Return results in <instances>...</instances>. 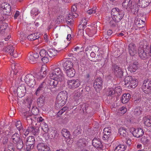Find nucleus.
<instances>
[{"mask_svg": "<svg viewBox=\"0 0 151 151\" xmlns=\"http://www.w3.org/2000/svg\"><path fill=\"white\" fill-rule=\"evenodd\" d=\"M103 81L101 78L99 77L96 79L93 84L94 88L98 91H99L102 89V88Z\"/></svg>", "mask_w": 151, "mask_h": 151, "instance_id": "1a4fd4ad", "label": "nucleus"}, {"mask_svg": "<svg viewBox=\"0 0 151 151\" xmlns=\"http://www.w3.org/2000/svg\"><path fill=\"white\" fill-rule=\"evenodd\" d=\"M14 144H16L17 148L19 150L21 149L23 147V143L22 139Z\"/></svg>", "mask_w": 151, "mask_h": 151, "instance_id": "a19ab883", "label": "nucleus"}, {"mask_svg": "<svg viewBox=\"0 0 151 151\" xmlns=\"http://www.w3.org/2000/svg\"><path fill=\"white\" fill-rule=\"evenodd\" d=\"M137 48L135 45L133 43H131L129 45V51L130 55L134 56L136 53Z\"/></svg>", "mask_w": 151, "mask_h": 151, "instance_id": "6ab92c4d", "label": "nucleus"}, {"mask_svg": "<svg viewBox=\"0 0 151 151\" xmlns=\"http://www.w3.org/2000/svg\"><path fill=\"white\" fill-rule=\"evenodd\" d=\"M131 83H129V85H127V86L131 88H135L137 85V80L134 77Z\"/></svg>", "mask_w": 151, "mask_h": 151, "instance_id": "c9c22d12", "label": "nucleus"}, {"mask_svg": "<svg viewBox=\"0 0 151 151\" xmlns=\"http://www.w3.org/2000/svg\"><path fill=\"white\" fill-rule=\"evenodd\" d=\"M147 82L146 81V80H145L144 83L142 85V90L144 89H146L148 88V86L147 83Z\"/></svg>", "mask_w": 151, "mask_h": 151, "instance_id": "69168bd1", "label": "nucleus"}, {"mask_svg": "<svg viewBox=\"0 0 151 151\" xmlns=\"http://www.w3.org/2000/svg\"><path fill=\"white\" fill-rule=\"evenodd\" d=\"M81 129L80 126H78L76 129L73 132V135L75 136L81 134Z\"/></svg>", "mask_w": 151, "mask_h": 151, "instance_id": "c03bdc74", "label": "nucleus"}, {"mask_svg": "<svg viewBox=\"0 0 151 151\" xmlns=\"http://www.w3.org/2000/svg\"><path fill=\"white\" fill-rule=\"evenodd\" d=\"M134 114L136 116H139L141 114V111L139 108H136L134 110Z\"/></svg>", "mask_w": 151, "mask_h": 151, "instance_id": "13d9d810", "label": "nucleus"}, {"mask_svg": "<svg viewBox=\"0 0 151 151\" xmlns=\"http://www.w3.org/2000/svg\"><path fill=\"white\" fill-rule=\"evenodd\" d=\"M39 56V54L37 53H30L28 56L29 62L32 63H36L37 61V59Z\"/></svg>", "mask_w": 151, "mask_h": 151, "instance_id": "f3484780", "label": "nucleus"}, {"mask_svg": "<svg viewBox=\"0 0 151 151\" xmlns=\"http://www.w3.org/2000/svg\"><path fill=\"white\" fill-rule=\"evenodd\" d=\"M83 28H78V30L77 32V36L78 37H85L84 35V29Z\"/></svg>", "mask_w": 151, "mask_h": 151, "instance_id": "a18cd8bd", "label": "nucleus"}, {"mask_svg": "<svg viewBox=\"0 0 151 151\" xmlns=\"http://www.w3.org/2000/svg\"><path fill=\"white\" fill-rule=\"evenodd\" d=\"M141 18V19L137 18H135L134 21L135 24H136V23H138V24H141V25H145V21H143L142 18Z\"/></svg>", "mask_w": 151, "mask_h": 151, "instance_id": "09e8293b", "label": "nucleus"}, {"mask_svg": "<svg viewBox=\"0 0 151 151\" xmlns=\"http://www.w3.org/2000/svg\"><path fill=\"white\" fill-rule=\"evenodd\" d=\"M73 64L72 61L70 60H67L64 63L63 66L66 70L73 68Z\"/></svg>", "mask_w": 151, "mask_h": 151, "instance_id": "cd10ccee", "label": "nucleus"}, {"mask_svg": "<svg viewBox=\"0 0 151 151\" xmlns=\"http://www.w3.org/2000/svg\"><path fill=\"white\" fill-rule=\"evenodd\" d=\"M88 141L85 138H82L79 139L77 143V145L78 147L80 148L85 147Z\"/></svg>", "mask_w": 151, "mask_h": 151, "instance_id": "4be33fe9", "label": "nucleus"}, {"mask_svg": "<svg viewBox=\"0 0 151 151\" xmlns=\"http://www.w3.org/2000/svg\"><path fill=\"white\" fill-rule=\"evenodd\" d=\"M49 75L50 78H57L59 79V81H63L64 79L63 74L60 68L58 67L52 68Z\"/></svg>", "mask_w": 151, "mask_h": 151, "instance_id": "f03ea898", "label": "nucleus"}, {"mask_svg": "<svg viewBox=\"0 0 151 151\" xmlns=\"http://www.w3.org/2000/svg\"><path fill=\"white\" fill-rule=\"evenodd\" d=\"M138 54L140 58L142 59L146 58L147 56V53L144 50L143 46L138 49Z\"/></svg>", "mask_w": 151, "mask_h": 151, "instance_id": "aec40b11", "label": "nucleus"}, {"mask_svg": "<svg viewBox=\"0 0 151 151\" xmlns=\"http://www.w3.org/2000/svg\"><path fill=\"white\" fill-rule=\"evenodd\" d=\"M61 134L66 139L69 138L70 133L69 131L65 128H63L61 131Z\"/></svg>", "mask_w": 151, "mask_h": 151, "instance_id": "f704fd0d", "label": "nucleus"}, {"mask_svg": "<svg viewBox=\"0 0 151 151\" xmlns=\"http://www.w3.org/2000/svg\"><path fill=\"white\" fill-rule=\"evenodd\" d=\"M67 83L68 87L72 89L78 87L80 84V81L77 79L68 80Z\"/></svg>", "mask_w": 151, "mask_h": 151, "instance_id": "423d86ee", "label": "nucleus"}, {"mask_svg": "<svg viewBox=\"0 0 151 151\" xmlns=\"http://www.w3.org/2000/svg\"><path fill=\"white\" fill-rule=\"evenodd\" d=\"M15 125L19 131L22 129V126L21 122L20 121H17L15 124Z\"/></svg>", "mask_w": 151, "mask_h": 151, "instance_id": "6e6d98bb", "label": "nucleus"}, {"mask_svg": "<svg viewBox=\"0 0 151 151\" xmlns=\"http://www.w3.org/2000/svg\"><path fill=\"white\" fill-rule=\"evenodd\" d=\"M24 78L25 82L29 87H33L35 85V78L32 74H29L27 75Z\"/></svg>", "mask_w": 151, "mask_h": 151, "instance_id": "7ed1b4c3", "label": "nucleus"}, {"mask_svg": "<svg viewBox=\"0 0 151 151\" xmlns=\"http://www.w3.org/2000/svg\"><path fill=\"white\" fill-rule=\"evenodd\" d=\"M139 9L137 7V4L133 5V6L132 5V7L130 8L129 10H131V12L135 15L137 14L138 17H140L142 15H143L142 14V12H139Z\"/></svg>", "mask_w": 151, "mask_h": 151, "instance_id": "2eb2a0df", "label": "nucleus"}, {"mask_svg": "<svg viewBox=\"0 0 151 151\" xmlns=\"http://www.w3.org/2000/svg\"><path fill=\"white\" fill-rule=\"evenodd\" d=\"M93 145L96 148L102 149L103 146L101 141L99 138H94L92 140Z\"/></svg>", "mask_w": 151, "mask_h": 151, "instance_id": "f8f14e48", "label": "nucleus"}, {"mask_svg": "<svg viewBox=\"0 0 151 151\" xmlns=\"http://www.w3.org/2000/svg\"><path fill=\"white\" fill-rule=\"evenodd\" d=\"M40 54L42 57L48 56L47 51L44 49H42L40 51Z\"/></svg>", "mask_w": 151, "mask_h": 151, "instance_id": "603ef678", "label": "nucleus"}, {"mask_svg": "<svg viewBox=\"0 0 151 151\" xmlns=\"http://www.w3.org/2000/svg\"><path fill=\"white\" fill-rule=\"evenodd\" d=\"M67 76L70 77H73L75 74V71L73 68L66 70Z\"/></svg>", "mask_w": 151, "mask_h": 151, "instance_id": "72a5a7b5", "label": "nucleus"}, {"mask_svg": "<svg viewBox=\"0 0 151 151\" xmlns=\"http://www.w3.org/2000/svg\"><path fill=\"white\" fill-rule=\"evenodd\" d=\"M2 10L4 15H10L12 14L11 13V6L10 5L5 3L2 4Z\"/></svg>", "mask_w": 151, "mask_h": 151, "instance_id": "6e6552de", "label": "nucleus"}, {"mask_svg": "<svg viewBox=\"0 0 151 151\" xmlns=\"http://www.w3.org/2000/svg\"><path fill=\"white\" fill-rule=\"evenodd\" d=\"M149 4V1L145 0H139L138 5L141 8H145Z\"/></svg>", "mask_w": 151, "mask_h": 151, "instance_id": "bb28decb", "label": "nucleus"}, {"mask_svg": "<svg viewBox=\"0 0 151 151\" xmlns=\"http://www.w3.org/2000/svg\"><path fill=\"white\" fill-rule=\"evenodd\" d=\"M12 139L14 143H16L17 142L22 139L20 138V135L17 133H15L12 135Z\"/></svg>", "mask_w": 151, "mask_h": 151, "instance_id": "2f4dec72", "label": "nucleus"}, {"mask_svg": "<svg viewBox=\"0 0 151 151\" xmlns=\"http://www.w3.org/2000/svg\"><path fill=\"white\" fill-rule=\"evenodd\" d=\"M129 66L128 67V70L131 73L135 72L138 68L139 63L136 60L132 61L129 63Z\"/></svg>", "mask_w": 151, "mask_h": 151, "instance_id": "0eeeda50", "label": "nucleus"}, {"mask_svg": "<svg viewBox=\"0 0 151 151\" xmlns=\"http://www.w3.org/2000/svg\"><path fill=\"white\" fill-rule=\"evenodd\" d=\"M144 124L147 126L150 127L151 126V118H147L145 117L144 118Z\"/></svg>", "mask_w": 151, "mask_h": 151, "instance_id": "37998d69", "label": "nucleus"}, {"mask_svg": "<svg viewBox=\"0 0 151 151\" xmlns=\"http://www.w3.org/2000/svg\"><path fill=\"white\" fill-rule=\"evenodd\" d=\"M9 38H0V50H2V47L4 45L9 42Z\"/></svg>", "mask_w": 151, "mask_h": 151, "instance_id": "473e14b6", "label": "nucleus"}, {"mask_svg": "<svg viewBox=\"0 0 151 151\" xmlns=\"http://www.w3.org/2000/svg\"><path fill=\"white\" fill-rule=\"evenodd\" d=\"M37 121L38 125L40 126L45 122V120L41 117H38L37 119Z\"/></svg>", "mask_w": 151, "mask_h": 151, "instance_id": "4d7b16f0", "label": "nucleus"}, {"mask_svg": "<svg viewBox=\"0 0 151 151\" xmlns=\"http://www.w3.org/2000/svg\"><path fill=\"white\" fill-rule=\"evenodd\" d=\"M111 127H108L105 128L104 129V133L111 134Z\"/></svg>", "mask_w": 151, "mask_h": 151, "instance_id": "bf43d9fd", "label": "nucleus"}, {"mask_svg": "<svg viewBox=\"0 0 151 151\" xmlns=\"http://www.w3.org/2000/svg\"><path fill=\"white\" fill-rule=\"evenodd\" d=\"M40 126L44 132L46 133H47L48 132L49 130V128L48 125L45 122L43 124H42V125Z\"/></svg>", "mask_w": 151, "mask_h": 151, "instance_id": "de8ad7c7", "label": "nucleus"}, {"mask_svg": "<svg viewBox=\"0 0 151 151\" xmlns=\"http://www.w3.org/2000/svg\"><path fill=\"white\" fill-rule=\"evenodd\" d=\"M132 4L131 0H124L122 4L123 7L128 10H129L130 8L132 7Z\"/></svg>", "mask_w": 151, "mask_h": 151, "instance_id": "5701e85b", "label": "nucleus"}, {"mask_svg": "<svg viewBox=\"0 0 151 151\" xmlns=\"http://www.w3.org/2000/svg\"><path fill=\"white\" fill-rule=\"evenodd\" d=\"M3 50L4 52L9 54L11 55L13 57L16 58L18 57L17 53L15 50V48L12 45H9L4 47Z\"/></svg>", "mask_w": 151, "mask_h": 151, "instance_id": "20e7f679", "label": "nucleus"}, {"mask_svg": "<svg viewBox=\"0 0 151 151\" xmlns=\"http://www.w3.org/2000/svg\"><path fill=\"white\" fill-rule=\"evenodd\" d=\"M37 147L39 151H50V148L43 143L38 144Z\"/></svg>", "mask_w": 151, "mask_h": 151, "instance_id": "ddd939ff", "label": "nucleus"}, {"mask_svg": "<svg viewBox=\"0 0 151 151\" xmlns=\"http://www.w3.org/2000/svg\"><path fill=\"white\" fill-rule=\"evenodd\" d=\"M141 142L144 145L147 144L149 142V140L147 136H144L141 139Z\"/></svg>", "mask_w": 151, "mask_h": 151, "instance_id": "8fccbe9b", "label": "nucleus"}, {"mask_svg": "<svg viewBox=\"0 0 151 151\" xmlns=\"http://www.w3.org/2000/svg\"><path fill=\"white\" fill-rule=\"evenodd\" d=\"M115 94V91L113 88H110L108 90L107 94L108 96H112Z\"/></svg>", "mask_w": 151, "mask_h": 151, "instance_id": "5fc2aeb1", "label": "nucleus"}, {"mask_svg": "<svg viewBox=\"0 0 151 151\" xmlns=\"http://www.w3.org/2000/svg\"><path fill=\"white\" fill-rule=\"evenodd\" d=\"M19 65L17 63H12L11 65V67L12 69L14 70V74L15 75L17 74L19 70Z\"/></svg>", "mask_w": 151, "mask_h": 151, "instance_id": "c85d7f7f", "label": "nucleus"}, {"mask_svg": "<svg viewBox=\"0 0 151 151\" xmlns=\"http://www.w3.org/2000/svg\"><path fill=\"white\" fill-rule=\"evenodd\" d=\"M48 57V56H45V57H42V60L43 63H47L49 61Z\"/></svg>", "mask_w": 151, "mask_h": 151, "instance_id": "774afa93", "label": "nucleus"}, {"mask_svg": "<svg viewBox=\"0 0 151 151\" xmlns=\"http://www.w3.org/2000/svg\"><path fill=\"white\" fill-rule=\"evenodd\" d=\"M112 70L115 76L119 78H121L123 76V72L122 69L116 64H113Z\"/></svg>", "mask_w": 151, "mask_h": 151, "instance_id": "39448f33", "label": "nucleus"}, {"mask_svg": "<svg viewBox=\"0 0 151 151\" xmlns=\"http://www.w3.org/2000/svg\"><path fill=\"white\" fill-rule=\"evenodd\" d=\"M144 134V132L142 129L138 128L137 129H134L133 132V135L136 137L139 138L142 136Z\"/></svg>", "mask_w": 151, "mask_h": 151, "instance_id": "a211bd4d", "label": "nucleus"}, {"mask_svg": "<svg viewBox=\"0 0 151 151\" xmlns=\"http://www.w3.org/2000/svg\"><path fill=\"white\" fill-rule=\"evenodd\" d=\"M142 101L145 103L149 104L151 103V99L143 97H142Z\"/></svg>", "mask_w": 151, "mask_h": 151, "instance_id": "680f3d73", "label": "nucleus"}, {"mask_svg": "<svg viewBox=\"0 0 151 151\" xmlns=\"http://www.w3.org/2000/svg\"><path fill=\"white\" fill-rule=\"evenodd\" d=\"M57 50L55 49H49L47 51L48 56H49L50 58H52L57 55Z\"/></svg>", "mask_w": 151, "mask_h": 151, "instance_id": "c756f323", "label": "nucleus"}, {"mask_svg": "<svg viewBox=\"0 0 151 151\" xmlns=\"http://www.w3.org/2000/svg\"><path fill=\"white\" fill-rule=\"evenodd\" d=\"M115 94H117V95L119 96L120 95L122 92V89L118 87L115 88Z\"/></svg>", "mask_w": 151, "mask_h": 151, "instance_id": "052dcab7", "label": "nucleus"}, {"mask_svg": "<svg viewBox=\"0 0 151 151\" xmlns=\"http://www.w3.org/2000/svg\"><path fill=\"white\" fill-rule=\"evenodd\" d=\"M39 108H40L38 109L36 106H32L31 111L32 114L35 115H37L39 113Z\"/></svg>", "mask_w": 151, "mask_h": 151, "instance_id": "49530a36", "label": "nucleus"}, {"mask_svg": "<svg viewBox=\"0 0 151 151\" xmlns=\"http://www.w3.org/2000/svg\"><path fill=\"white\" fill-rule=\"evenodd\" d=\"M26 92L25 86L24 84L21 85L17 88V95L19 97H22Z\"/></svg>", "mask_w": 151, "mask_h": 151, "instance_id": "9d476101", "label": "nucleus"}, {"mask_svg": "<svg viewBox=\"0 0 151 151\" xmlns=\"http://www.w3.org/2000/svg\"><path fill=\"white\" fill-rule=\"evenodd\" d=\"M126 147L123 145H119L116 147L114 151H124Z\"/></svg>", "mask_w": 151, "mask_h": 151, "instance_id": "79ce46f5", "label": "nucleus"}, {"mask_svg": "<svg viewBox=\"0 0 151 151\" xmlns=\"http://www.w3.org/2000/svg\"><path fill=\"white\" fill-rule=\"evenodd\" d=\"M134 77L132 76H128L126 77L124 79V81L125 82V84L126 85H129V83H131L133 78H134Z\"/></svg>", "mask_w": 151, "mask_h": 151, "instance_id": "e433bc0d", "label": "nucleus"}, {"mask_svg": "<svg viewBox=\"0 0 151 151\" xmlns=\"http://www.w3.org/2000/svg\"><path fill=\"white\" fill-rule=\"evenodd\" d=\"M46 84L45 82H42L39 86L35 92L36 95H38L40 93H43L46 88Z\"/></svg>", "mask_w": 151, "mask_h": 151, "instance_id": "4468645a", "label": "nucleus"}, {"mask_svg": "<svg viewBox=\"0 0 151 151\" xmlns=\"http://www.w3.org/2000/svg\"><path fill=\"white\" fill-rule=\"evenodd\" d=\"M124 15L123 11L121 10L115 16H112V19L115 22H118L123 18Z\"/></svg>", "mask_w": 151, "mask_h": 151, "instance_id": "dca6fc26", "label": "nucleus"}, {"mask_svg": "<svg viewBox=\"0 0 151 151\" xmlns=\"http://www.w3.org/2000/svg\"><path fill=\"white\" fill-rule=\"evenodd\" d=\"M37 33L32 34L28 35L27 37H29V38L32 37L33 38L35 37L36 38H40V37L38 35H37Z\"/></svg>", "mask_w": 151, "mask_h": 151, "instance_id": "338daca9", "label": "nucleus"}, {"mask_svg": "<svg viewBox=\"0 0 151 151\" xmlns=\"http://www.w3.org/2000/svg\"><path fill=\"white\" fill-rule=\"evenodd\" d=\"M1 141H2V142L4 145H6L8 142V139L7 137H2L1 139Z\"/></svg>", "mask_w": 151, "mask_h": 151, "instance_id": "e2e57ef3", "label": "nucleus"}, {"mask_svg": "<svg viewBox=\"0 0 151 151\" xmlns=\"http://www.w3.org/2000/svg\"><path fill=\"white\" fill-rule=\"evenodd\" d=\"M92 48H94L95 49V50L97 51L99 50L98 47L96 46H93L92 47L90 46H89L86 48L85 50L86 53V55H87L88 54L90 53V52H88V51L91 50H92Z\"/></svg>", "mask_w": 151, "mask_h": 151, "instance_id": "ea45409f", "label": "nucleus"}, {"mask_svg": "<svg viewBox=\"0 0 151 151\" xmlns=\"http://www.w3.org/2000/svg\"><path fill=\"white\" fill-rule=\"evenodd\" d=\"M80 22L81 24L78 25V28L85 29L87 24V20L85 18H83Z\"/></svg>", "mask_w": 151, "mask_h": 151, "instance_id": "4c0bfd02", "label": "nucleus"}, {"mask_svg": "<svg viewBox=\"0 0 151 151\" xmlns=\"http://www.w3.org/2000/svg\"><path fill=\"white\" fill-rule=\"evenodd\" d=\"M120 11H121V10L117 8H114L112 9L111 10V13L112 16H115V15L118 14V12Z\"/></svg>", "mask_w": 151, "mask_h": 151, "instance_id": "3c124183", "label": "nucleus"}, {"mask_svg": "<svg viewBox=\"0 0 151 151\" xmlns=\"http://www.w3.org/2000/svg\"><path fill=\"white\" fill-rule=\"evenodd\" d=\"M59 79L57 78H50V80H48V83L52 88H55L62 81H59Z\"/></svg>", "mask_w": 151, "mask_h": 151, "instance_id": "9b49d317", "label": "nucleus"}, {"mask_svg": "<svg viewBox=\"0 0 151 151\" xmlns=\"http://www.w3.org/2000/svg\"><path fill=\"white\" fill-rule=\"evenodd\" d=\"M126 129L124 128H120L119 129V132L120 135L123 137H126L127 133L126 131Z\"/></svg>", "mask_w": 151, "mask_h": 151, "instance_id": "58836bf2", "label": "nucleus"}, {"mask_svg": "<svg viewBox=\"0 0 151 151\" xmlns=\"http://www.w3.org/2000/svg\"><path fill=\"white\" fill-rule=\"evenodd\" d=\"M45 102V97L43 96H40L37 99V104L39 108L42 109Z\"/></svg>", "mask_w": 151, "mask_h": 151, "instance_id": "412c9836", "label": "nucleus"}, {"mask_svg": "<svg viewBox=\"0 0 151 151\" xmlns=\"http://www.w3.org/2000/svg\"><path fill=\"white\" fill-rule=\"evenodd\" d=\"M32 115L27 113L25 115H24V118L26 119L27 122H28V121H29L30 122H32Z\"/></svg>", "mask_w": 151, "mask_h": 151, "instance_id": "864d4df0", "label": "nucleus"}, {"mask_svg": "<svg viewBox=\"0 0 151 151\" xmlns=\"http://www.w3.org/2000/svg\"><path fill=\"white\" fill-rule=\"evenodd\" d=\"M47 73V69L44 70L42 68L41 69L40 71L37 74V77L41 79L46 76Z\"/></svg>", "mask_w": 151, "mask_h": 151, "instance_id": "a878e982", "label": "nucleus"}, {"mask_svg": "<svg viewBox=\"0 0 151 151\" xmlns=\"http://www.w3.org/2000/svg\"><path fill=\"white\" fill-rule=\"evenodd\" d=\"M68 93L65 91H63L60 92L58 95L56 97V101L55 106L59 108L63 106L66 102L68 97Z\"/></svg>", "mask_w": 151, "mask_h": 151, "instance_id": "f257e3e1", "label": "nucleus"}, {"mask_svg": "<svg viewBox=\"0 0 151 151\" xmlns=\"http://www.w3.org/2000/svg\"><path fill=\"white\" fill-rule=\"evenodd\" d=\"M96 8H93L89 9L87 11V13L89 14H95L96 13Z\"/></svg>", "mask_w": 151, "mask_h": 151, "instance_id": "0e129e2a", "label": "nucleus"}, {"mask_svg": "<svg viewBox=\"0 0 151 151\" xmlns=\"http://www.w3.org/2000/svg\"><path fill=\"white\" fill-rule=\"evenodd\" d=\"M27 145H34L35 143V137L33 136H30L27 138L26 142Z\"/></svg>", "mask_w": 151, "mask_h": 151, "instance_id": "7c9ffc66", "label": "nucleus"}, {"mask_svg": "<svg viewBox=\"0 0 151 151\" xmlns=\"http://www.w3.org/2000/svg\"><path fill=\"white\" fill-rule=\"evenodd\" d=\"M28 130L30 131V132L34 135H37L39 133V129L38 127H34L32 125L29 126L28 127Z\"/></svg>", "mask_w": 151, "mask_h": 151, "instance_id": "393cba45", "label": "nucleus"}, {"mask_svg": "<svg viewBox=\"0 0 151 151\" xmlns=\"http://www.w3.org/2000/svg\"><path fill=\"white\" fill-rule=\"evenodd\" d=\"M131 95L129 93H125L122 97L121 101L122 103H126L129 101Z\"/></svg>", "mask_w": 151, "mask_h": 151, "instance_id": "b1692460", "label": "nucleus"}]
</instances>
